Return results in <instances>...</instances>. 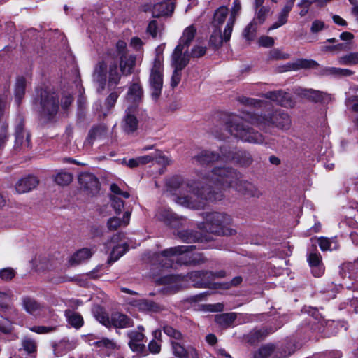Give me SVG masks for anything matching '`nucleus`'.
I'll return each mask as SVG.
<instances>
[{"instance_id": "774afa93", "label": "nucleus", "mask_w": 358, "mask_h": 358, "mask_svg": "<svg viewBox=\"0 0 358 358\" xmlns=\"http://www.w3.org/2000/svg\"><path fill=\"white\" fill-rule=\"evenodd\" d=\"M15 275V272L12 268H6L0 270V278L5 281L12 280Z\"/></svg>"}, {"instance_id": "f8f14e48", "label": "nucleus", "mask_w": 358, "mask_h": 358, "mask_svg": "<svg viewBox=\"0 0 358 358\" xmlns=\"http://www.w3.org/2000/svg\"><path fill=\"white\" fill-rule=\"evenodd\" d=\"M15 148L25 150L30 147V134L25 129L23 119L20 117L15 125Z\"/></svg>"}, {"instance_id": "7c9ffc66", "label": "nucleus", "mask_w": 358, "mask_h": 358, "mask_svg": "<svg viewBox=\"0 0 358 358\" xmlns=\"http://www.w3.org/2000/svg\"><path fill=\"white\" fill-rule=\"evenodd\" d=\"M111 325L120 329L129 328L134 326V321L124 314L114 313L111 315Z\"/></svg>"}, {"instance_id": "3c124183", "label": "nucleus", "mask_w": 358, "mask_h": 358, "mask_svg": "<svg viewBox=\"0 0 358 358\" xmlns=\"http://www.w3.org/2000/svg\"><path fill=\"white\" fill-rule=\"evenodd\" d=\"M119 92H111L109 96L106 98L105 101V108L102 110L101 113L103 116L107 115V114L110 112V109L114 107L117 98L119 96Z\"/></svg>"}, {"instance_id": "c9c22d12", "label": "nucleus", "mask_w": 358, "mask_h": 358, "mask_svg": "<svg viewBox=\"0 0 358 358\" xmlns=\"http://www.w3.org/2000/svg\"><path fill=\"white\" fill-rule=\"evenodd\" d=\"M131 213L127 211L122 219L113 217L108 220L107 227L110 231L117 230L119 227L127 226L129 223Z\"/></svg>"}, {"instance_id": "412c9836", "label": "nucleus", "mask_w": 358, "mask_h": 358, "mask_svg": "<svg viewBox=\"0 0 358 358\" xmlns=\"http://www.w3.org/2000/svg\"><path fill=\"white\" fill-rule=\"evenodd\" d=\"M180 45H177L171 56V65L173 69L182 70L189 62V55L187 51L183 52Z\"/></svg>"}, {"instance_id": "72a5a7b5", "label": "nucleus", "mask_w": 358, "mask_h": 358, "mask_svg": "<svg viewBox=\"0 0 358 358\" xmlns=\"http://www.w3.org/2000/svg\"><path fill=\"white\" fill-rule=\"evenodd\" d=\"M143 96V90L138 83H134L129 88L127 99L137 107V104L141 101Z\"/></svg>"}, {"instance_id": "c03bdc74", "label": "nucleus", "mask_w": 358, "mask_h": 358, "mask_svg": "<svg viewBox=\"0 0 358 358\" xmlns=\"http://www.w3.org/2000/svg\"><path fill=\"white\" fill-rule=\"evenodd\" d=\"M135 64V57L121 55L120 66L122 74L128 75L131 73V70Z\"/></svg>"}, {"instance_id": "c756f323", "label": "nucleus", "mask_w": 358, "mask_h": 358, "mask_svg": "<svg viewBox=\"0 0 358 358\" xmlns=\"http://www.w3.org/2000/svg\"><path fill=\"white\" fill-rule=\"evenodd\" d=\"M87 341L90 345L94 346L100 350H113L116 348V343L113 340L107 338H99L93 334L87 336Z\"/></svg>"}, {"instance_id": "1a4fd4ad", "label": "nucleus", "mask_w": 358, "mask_h": 358, "mask_svg": "<svg viewBox=\"0 0 358 358\" xmlns=\"http://www.w3.org/2000/svg\"><path fill=\"white\" fill-rule=\"evenodd\" d=\"M41 113L48 119H51L57 113L59 109V98L57 94L41 90L40 92Z\"/></svg>"}, {"instance_id": "a211bd4d", "label": "nucleus", "mask_w": 358, "mask_h": 358, "mask_svg": "<svg viewBox=\"0 0 358 358\" xmlns=\"http://www.w3.org/2000/svg\"><path fill=\"white\" fill-rule=\"evenodd\" d=\"M107 133L108 128L103 124L92 127L84 142V147L87 149L91 148L94 141L103 140L106 136Z\"/></svg>"}, {"instance_id": "5701e85b", "label": "nucleus", "mask_w": 358, "mask_h": 358, "mask_svg": "<svg viewBox=\"0 0 358 358\" xmlns=\"http://www.w3.org/2000/svg\"><path fill=\"white\" fill-rule=\"evenodd\" d=\"M264 97L284 107L292 108L294 106L290 95L282 90L268 92L264 94Z\"/></svg>"}, {"instance_id": "a18cd8bd", "label": "nucleus", "mask_w": 358, "mask_h": 358, "mask_svg": "<svg viewBox=\"0 0 358 358\" xmlns=\"http://www.w3.org/2000/svg\"><path fill=\"white\" fill-rule=\"evenodd\" d=\"M64 315L69 324L72 327L78 329L83 324V320L80 314L68 309L65 310Z\"/></svg>"}, {"instance_id": "c85d7f7f", "label": "nucleus", "mask_w": 358, "mask_h": 358, "mask_svg": "<svg viewBox=\"0 0 358 358\" xmlns=\"http://www.w3.org/2000/svg\"><path fill=\"white\" fill-rule=\"evenodd\" d=\"M295 93L300 96L306 97L315 102L322 101L324 100L325 97L328 96L327 94L321 91L301 87L296 88Z\"/></svg>"}, {"instance_id": "338daca9", "label": "nucleus", "mask_w": 358, "mask_h": 358, "mask_svg": "<svg viewBox=\"0 0 358 358\" xmlns=\"http://www.w3.org/2000/svg\"><path fill=\"white\" fill-rule=\"evenodd\" d=\"M159 164L162 165H169L171 164V159L164 155L160 150H155V159Z\"/></svg>"}, {"instance_id": "6ab92c4d", "label": "nucleus", "mask_w": 358, "mask_h": 358, "mask_svg": "<svg viewBox=\"0 0 358 358\" xmlns=\"http://www.w3.org/2000/svg\"><path fill=\"white\" fill-rule=\"evenodd\" d=\"M224 162L233 161L241 166H247L252 162V158L250 155L246 152L238 151L234 152L229 150L226 147V153H223Z\"/></svg>"}, {"instance_id": "f704fd0d", "label": "nucleus", "mask_w": 358, "mask_h": 358, "mask_svg": "<svg viewBox=\"0 0 358 358\" xmlns=\"http://www.w3.org/2000/svg\"><path fill=\"white\" fill-rule=\"evenodd\" d=\"M22 306L28 313L34 315H40L44 309L43 306L30 297H24L22 299Z\"/></svg>"}, {"instance_id": "13d9d810", "label": "nucleus", "mask_w": 358, "mask_h": 358, "mask_svg": "<svg viewBox=\"0 0 358 358\" xmlns=\"http://www.w3.org/2000/svg\"><path fill=\"white\" fill-rule=\"evenodd\" d=\"M22 345L23 350L26 351L28 354H32L36 352V342L31 338H24L22 341Z\"/></svg>"}, {"instance_id": "9b49d317", "label": "nucleus", "mask_w": 358, "mask_h": 358, "mask_svg": "<svg viewBox=\"0 0 358 358\" xmlns=\"http://www.w3.org/2000/svg\"><path fill=\"white\" fill-rule=\"evenodd\" d=\"M225 272L221 271L217 273L208 271H192L189 273V278L195 287L205 288L210 287L213 285V280L215 278H223Z\"/></svg>"}, {"instance_id": "8fccbe9b", "label": "nucleus", "mask_w": 358, "mask_h": 358, "mask_svg": "<svg viewBox=\"0 0 358 358\" xmlns=\"http://www.w3.org/2000/svg\"><path fill=\"white\" fill-rule=\"evenodd\" d=\"M228 15V8L226 6H220L218 8L215 14L213 21V25L215 28H220L219 27L224 23L226 17Z\"/></svg>"}, {"instance_id": "0e129e2a", "label": "nucleus", "mask_w": 358, "mask_h": 358, "mask_svg": "<svg viewBox=\"0 0 358 358\" xmlns=\"http://www.w3.org/2000/svg\"><path fill=\"white\" fill-rule=\"evenodd\" d=\"M111 205L117 214H120L124 208V201L116 196H111Z\"/></svg>"}, {"instance_id": "49530a36", "label": "nucleus", "mask_w": 358, "mask_h": 358, "mask_svg": "<svg viewBox=\"0 0 358 358\" xmlns=\"http://www.w3.org/2000/svg\"><path fill=\"white\" fill-rule=\"evenodd\" d=\"M228 41L224 38V33L222 36L220 29L215 28L210 37L209 45L214 49H217L222 45L223 41L227 42Z\"/></svg>"}, {"instance_id": "4c0bfd02", "label": "nucleus", "mask_w": 358, "mask_h": 358, "mask_svg": "<svg viewBox=\"0 0 358 358\" xmlns=\"http://www.w3.org/2000/svg\"><path fill=\"white\" fill-rule=\"evenodd\" d=\"M92 253L93 252L90 249L82 248L71 256L69 263L71 266L78 265L90 259L92 257Z\"/></svg>"}, {"instance_id": "bb28decb", "label": "nucleus", "mask_w": 358, "mask_h": 358, "mask_svg": "<svg viewBox=\"0 0 358 358\" xmlns=\"http://www.w3.org/2000/svg\"><path fill=\"white\" fill-rule=\"evenodd\" d=\"M241 9V5L239 0H234L233 6L231 7V15L228 19L227 25L224 29V38L229 40L231 38V32L233 30L234 24L236 20V16L238 15Z\"/></svg>"}, {"instance_id": "2f4dec72", "label": "nucleus", "mask_w": 358, "mask_h": 358, "mask_svg": "<svg viewBox=\"0 0 358 358\" xmlns=\"http://www.w3.org/2000/svg\"><path fill=\"white\" fill-rule=\"evenodd\" d=\"M161 284L165 286L166 292H176L181 287V278L178 275H166L160 279Z\"/></svg>"}, {"instance_id": "de8ad7c7", "label": "nucleus", "mask_w": 358, "mask_h": 358, "mask_svg": "<svg viewBox=\"0 0 358 358\" xmlns=\"http://www.w3.org/2000/svg\"><path fill=\"white\" fill-rule=\"evenodd\" d=\"M134 305L139 310L143 311L157 312L159 310V306L158 304L147 299H141L136 301Z\"/></svg>"}, {"instance_id": "e2e57ef3", "label": "nucleus", "mask_w": 358, "mask_h": 358, "mask_svg": "<svg viewBox=\"0 0 358 358\" xmlns=\"http://www.w3.org/2000/svg\"><path fill=\"white\" fill-rule=\"evenodd\" d=\"M207 48L203 45H195L192 48L189 55V57L193 58H199L203 57L206 53Z\"/></svg>"}, {"instance_id": "39448f33", "label": "nucleus", "mask_w": 358, "mask_h": 358, "mask_svg": "<svg viewBox=\"0 0 358 358\" xmlns=\"http://www.w3.org/2000/svg\"><path fill=\"white\" fill-rule=\"evenodd\" d=\"M250 122L262 129H266L269 127H275L287 130L291 126V120L289 115L282 110H276L272 113L268 111L260 115L255 114L250 117Z\"/></svg>"}, {"instance_id": "09e8293b", "label": "nucleus", "mask_w": 358, "mask_h": 358, "mask_svg": "<svg viewBox=\"0 0 358 358\" xmlns=\"http://www.w3.org/2000/svg\"><path fill=\"white\" fill-rule=\"evenodd\" d=\"M290 12L291 10L283 7L278 14L277 20L269 27L268 30H273L285 24L288 21Z\"/></svg>"}, {"instance_id": "5fc2aeb1", "label": "nucleus", "mask_w": 358, "mask_h": 358, "mask_svg": "<svg viewBox=\"0 0 358 358\" xmlns=\"http://www.w3.org/2000/svg\"><path fill=\"white\" fill-rule=\"evenodd\" d=\"M25 87H26V81L23 77H20L17 79L15 87V99L17 103H20V100L24 95L25 93Z\"/></svg>"}, {"instance_id": "e433bc0d", "label": "nucleus", "mask_w": 358, "mask_h": 358, "mask_svg": "<svg viewBox=\"0 0 358 358\" xmlns=\"http://www.w3.org/2000/svg\"><path fill=\"white\" fill-rule=\"evenodd\" d=\"M196 34V28L193 24L186 27L179 39L178 45H180L182 48L185 47H189L193 41Z\"/></svg>"}, {"instance_id": "79ce46f5", "label": "nucleus", "mask_w": 358, "mask_h": 358, "mask_svg": "<svg viewBox=\"0 0 358 358\" xmlns=\"http://www.w3.org/2000/svg\"><path fill=\"white\" fill-rule=\"evenodd\" d=\"M268 334L265 329H254L244 336V340L252 345L260 341Z\"/></svg>"}, {"instance_id": "20e7f679", "label": "nucleus", "mask_w": 358, "mask_h": 358, "mask_svg": "<svg viewBox=\"0 0 358 358\" xmlns=\"http://www.w3.org/2000/svg\"><path fill=\"white\" fill-rule=\"evenodd\" d=\"M203 228L207 231L219 236H231L236 234V230L230 226L231 217L224 213L211 212L205 214Z\"/></svg>"}, {"instance_id": "4468645a", "label": "nucleus", "mask_w": 358, "mask_h": 358, "mask_svg": "<svg viewBox=\"0 0 358 358\" xmlns=\"http://www.w3.org/2000/svg\"><path fill=\"white\" fill-rule=\"evenodd\" d=\"M124 236V235L122 233L117 234L111 238L110 241L106 243V246L107 248H109L113 247V250L108 260V264L116 262L127 251L128 247L126 244L112 245V243H117L118 241H121Z\"/></svg>"}, {"instance_id": "ea45409f", "label": "nucleus", "mask_w": 358, "mask_h": 358, "mask_svg": "<svg viewBox=\"0 0 358 358\" xmlns=\"http://www.w3.org/2000/svg\"><path fill=\"white\" fill-rule=\"evenodd\" d=\"M237 317L236 313H227L216 315L215 320L217 324L224 328L231 327Z\"/></svg>"}, {"instance_id": "6e6d98bb", "label": "nucleus", "mask_w": 358, "mask_h": 358, "mask_svg": "<svg viewBox=\"0 0 358 358\" xmlns=\"http://www.w3.org/2000/svg\"><path fill=\"white\" fill-rule=\"evenodd\" d=\"M255 15L252 20L257 24H261L264 22L268 14L270 12V8L267 6H262L256 8Z\"/></svg>"}, {"instance_id": "b1692460", "label": "nucleus", "mask_w": 358, "mask_h": 358, "mask_svg": "<svg viewBox=\"0 0 358 358\" xmlns=\"http://www.w3.org/2000/svg\"><path fill=\"white\" fill-rule=\"evenodd\" d=\"M171 345L173 355L178 358H198L196 349L191 345L185 347L178 341H172Z\"/></svg>"}, {"instance_id": "69168bd1", "label": "nucleus", "mask_w": 358, "mask_h": 358, "mask_svg": "<svg viewBox=\"0 0 358 358\" xmlns=\"http://www.w3.org/2000/svg\"><path fill=\"white\" fill-rule=\"evenodd\" d=\"M164 332L169 337L176 340H180L182 338V334L171 326L166 325L163 327Z\"/></svg>"}, {"instance_id": "7ed1b4c3", "label": "nucleus", "mask_w": 358, "mask_h": 358, "mask_svg": "<svg viewBox=\"0 0 358 358\" xmlns=\"http://www.w3.org/2000/svg\"><path fill=\"white\" fill-rule=\"evenodd\" d=\"M182 195L175 196L172 200L176 203L190 209H201L206 201H220L223 195L220 191L213 189L211 185L204 186L200 181H192V185Z\"/></svg>"}, {"instance_id": "603ef678", "label": "nucleus", "mask_w": 358, "mask_h": 358, "mask_svg": "<svg viewBox=\"0 0 358 358\" xmlns=\"http://www.w3.org/2000/svg\"><path fill=\"white\" fill-rule=\"evenodd\" d=\"M179 237L185 242H202L203 238L197 232L192 231H182L178 233Z\"/></svg>"}, {"instance_id": "ddd939ff", "label": "nucleus", "mask_w": 358, "mask_h": 358, "mask_svg": "<svg viewBox=\"0 0 358 358\" xmlns=\"http://www.w3.org/2000/svg\"><path fill=\"white\" fill-rule=\"evenodd\" d=\"M185 181L183 178L180 176H175L166 180V191L175 196L182 195L187 188L192 185V182Z\"/></svg>"}, {"instance_id": "2eb2a0df", "label": "nucleus", "mask_w": 358, "mask_h": 358, "mask_svg": "<svg viewBox=\"0 0 358 358\" xmlns=\"http://www.w3.org/2000/svg\"><path fill=\"white\" fill-rule=\"evenodd\" d=\"M143 331L144 327L138 326L137 329L129 331L127 333L129 338V346L132 351L138 353H143L144 352L145 345L141 343L145 338Z\"/></svg>"}, {"instance_id": "aec40b11", "label": "nucleus", "mask_w": 358, "mask_h": 358, "mask_svg": "<svg viewBox=\"0 0 358 358\" xmlns=\"http://www.w3.org/2000/svg\"><path fill=\"white\" fill-rule=\"evenodd\" d=\"M220 152L221 155L212 151L203 150L199 154L194 156V159L201 165H206L218 160L224 162L223 153H226V147H221Z\"/></svg>"}, {"instance_id": "052dcab7", "label": "nucleus", "mask_w": 358, "mask_h": 358, "mask_svg": "<svg viewBox=\"0 0 358 358\" xmlns=\"http://www.w3.org/2000/svg\"><path fill=\"white\" fill-rule=\"evenodd\" d=\"M318 243L322 250L326 251L336 248V242L333 239L322 237L319 238Z\"/></svg>"}, {"instance_id": "cd10ccee", "label": "nucleus", "mask_w": 358, "mask_h": 358, "mask_svg": "<svg viewBox=\"0 0 358 358\" xmlns=\"http://www.w3.org/2000/svg\"><path fill=\"white\" fill-rule=\"evenodd\" d=\"M309 266L312 273L315 277H320L324 272V268L322 263V257L320 253L311 252L308 258Z\"/></svg>"}, {"instance_id": "680f3d73", "label": "nucleus", "mask_w": 358, "mask_h": 358, "mask_svg": "<svg viewBox=\"0 0 358 358\" xmlns=\"http://www.w3.org/2000/svg\"><path fill=\"white\" fill-rule=\"evenodd\" d=\"M8 125L6 122L0 124V148L3 147L8 139Z\"/></svg>"}, {"instance_id": "58836bf2", "label": "nucleus", "mask_w": 358, "mask_h": 358, "mask_svg": "<svg viewBox=\"0 0 358 358\" xmlns=\"http://www.w3.org/2000/svg\"><path fill=\"white\" fill-rule=\"evenodd\" d=\"M319 64L312 59H299L294 62L289 64L290 70H299L301 69H316Z\"/></svg>"}, {"instance_id": "0eeeda50", "label": "nucleus", "mask_w": 358, "mask_h": 358, "mask_svg": "<svg viewBox=\"0 0 358 358\" xmlns=\"http://www.w3.org/2000/svg\"><path fill=\"white\" fill-rule=\"evenodd\" d=\"M13 294L10 289H0V331L9 334L12 331V320L17 314V311L11 306Z\"/></svg>"}, {"instance_id": "f257e3e1", "label": "nucleus", "mask_w": 358, "mask_h": 358, "mask_svg": "<svg viewBox=\"0 0 358 358\" xmlns=\"http://www.w3.org/2000/svg\"><path fill=\"white\" fill-rule=\"evenodd\" d=\"M203 178L219 189L233 188L242 195L249 197L259 198L262 195V191L255 185L242 179L240 173L228 166L215 167Z\"/></svg>"}, {"instance_id": "dca6fc26", "label": "nucleus", "mask_w": 358, "mask_h": 358, "mask_svg": "<svg viewBox=\"0 0 358 358\" xmlns=\"http://www.w3.org/2000/svg\"><path fill=\"white\" fill-rule=\"evenodd\" d=\"M136 106H129L125 110L121 127L127 134H133L138 129V121L136 117Z\"/></svg>"}, {"instance_id": "4be33fe9", "label": "nucleus", "mask_w": 358, "mask_h": 358, "mask_svg": "<svg viewBox=\"0 0 358 358\" xmlns=\"http://www.w3.org/2000/svg\"><path fill=\"white\" fill-rule=\"evenodd\" d=\"M107 78V64L104 61L99 62L94 66L92 73L93 81L99 85V92L104 90Z\"/></svg>"}, {"instance_id": "393cba45", "label": "nucleus", "mask_w": 358, "mask_h": 358, "mask_svg": "<svg viewBox=\"0 0 358 358\" xmlns=\"http://www.w3.org/2000/svg\"><path fill=\"white\" fill-rule=\"evenodd\" d=\"M38 185V180L34 176H27L19 180L15 185V190L18 194L28 192Z\"/></svg>"}, {"instance_id": "864d4df0", "label": "nucleus", "mask_w": 358, "mask_h": 358, "mask_svg": "<svg viewBox=\"0 0 358 358\" xmlns=\"http://www.w3.org/2000/svg\"><path fill=\"white\" fill-rule=\"evenodd\" d=\"M338 63L341 65H356L358 64V52H350L338 59Z\"/></svg>"}, {"instance_id": "a878e982", "label": "nucleus", "mask_w": 358, "mask_h": 358, "mask_svg": "<svg viewBox=\"0 0 358 358\" xmlns=\"http://www.w3.org/2000/svg\"><path fill=\"white\" fill-rule=\"evenodd\" d=\"M156 217L157 220L164 222L172 227H178L180 223L176 215L172 213L171 210L167 208H161L158 209L156 213Z\"/></svg>"}, {"instance_id": "4d7b16f0", "label": "nucleus", "mask_w": 358, "mask_h": 358, "mask_svg": "<svg viewBox=\"0 0 358 358\" xmlns=\"http://www.w3.org/2000/svg\"><path fill=\"white\" fill-rule=\"evenodd\" d=\"M72 175L70 173L61 171L55 176V181L59 185L65 186L72 181Z\"/></svg>"}, {"instance_id": "a19ab883", "label": "nucleus", "mask_w": 358, "mask_h": 358, "mask_svg": "<svg viewBox=\"0 0 358 358\" xmlns=\"http://www.w3.org/2000/svg\"><path fill=\"white\" fill-rule=\"evenodd\" d=\"M121 78L117 69V64H110L108 71V87L110 89L115 88L119 83Z\"/></svg>"}, {"instance_id": "37998d69", "label": "nucleus", "mask_w": 358, "mask_h": 358, "mask_svg": "<svg viewBox=\"0 0 358 358\" xmlns=\"http://www.w3.org/2000/svg\"><path fill=\"white\" fill-rule=\"evenodd\" d=\"M354 72L350 69L336 67H325L321 70V74L323 76H350Z\"/></svg>"}, {"instance_id": "f03ea898", "label": "nucleus", "mask_w": 358, "mask_h": 358, "mask_svg": "<svg viewBox=\"0 0 358 358\" xmlns=\"http://www.w3.org/2000/svg\"><path fill=\"white\" fill-rule=\"evenodd\" d=\"M196 245H179L164 250L161 253L152 254L150 262L162 268H173L174 261L180 264L195 265L203 262L200 252H189L196 249Z\"/></svg>"}, {"instance_id": "6e6552de", "label": "nucleus", "mask_w": 358, "mask_h": 358, "mask_svg": "<svg viewBox=\"0 0 358 358\" xmlns=\"http://www.w3.org/2000/svg\"><path fill=\"white\" fill-rule=\"evenodd\" d=\"M151 97L157 101L161 96L163 87V64L159 56H157L150 69L149 80Z\"/></svg>"}, {"instance_id": "f3484780", "label": "nucleus", "mask_w": 358, "mask_h": 358, "mask_svg": "<svg viewBox=\"0 0 358 358\" xmlns=\"http://www.w3.org/2000/svg\"><path fill=\"white\" fill-rule=\"evenodd\" d=\"M78 181L83 189L89 191L90 194L94 195L99 190V182L92 173L87 172L80 173Z\"/></svg>"}, {"instance_id": "bf43d9fd", "label": "nucleus", "mask_w": 358, "mask_h": 358, "mask_svg": "<svg viewBox=\"0 0 358 358\" xmlns=\"http://www.w3.org/2000/svg\"><path fill=\"white\" fill-rule=\"evenodd\" d=\"M257 24L252 21L244 29L243 36L247 41H252L255 37Z\"/></svg>"}, {"instance_id": "9d476101", "label": "nucleus", "mask_w": 358, "mask_h": 358, "mask_svg": "<svg viewBox=\"0 0 358 358\" xmlns=\"http://www.w3.org/2000/svg\"><path fill=\"white\" fill-rule=\"evenodd\" d=\"M295 345L287 344V345L275 349L273 344L268 343L262 346L254 355V358H268L274 354L275 358H282L290 356L296 350Z\"/></svg>"}, {"instance_id": "473e14b6", "label": "nucleus", "mask_w": 358, "mask_h": 358, "mask_svg": "<svg viewBox=\"0 0 358 358\" xmlns=\"http://www.w3.org/2000/svg\"><path fill=\"white\" fill-rule=\"evenodd\" d=\"M174 10L173 2L162 1L152 6V13L154 17L171 15Z\"/></svg>"}, {"instance_id": "423d86ee", "label": "nucleus", "mask_w": 358, "mask_h": 358, "mask_svg": "<svg viewBox=\"0 0 358 358\" xmlns=\"http://www.w3.org/2000/svg\"><path fill=\"white\" fill-rule=\"evenodd\" d=\"M227 134L244 142L255 144L264 143V138L258 131L252 128L248 122L244 121H231L225 125Z\"/></svg>"}]
</instances>
